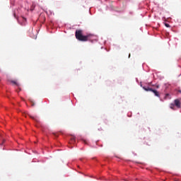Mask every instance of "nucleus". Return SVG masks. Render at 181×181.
Listing matches in <instances>:
<instances>
[{
  "label": "nucleus",
  "instance_id": "obj_1",
  "mask_svg": "<svg viewBox=\"0 0 181 181\" xmlns=\"http://www.w3.org/2000/svg\"><path fill=\"white\" fill-rule=\"evenodd\" d=\"M75 36L79 42H88L91 41L93 35L87 34L86 35H83V31L81 30H76L75 33Z\"/></svg>",
  "mask_w": 181,
  "mask_h": 181
},
{
  "label": "nucleus",
  "instance_id": "obj_2",
  "mask_svg": "<svg viewBox=\"0 0 181 181\" xmlns=\"http://www.w3.org/2000/svg\"><path fill=\"white\" fill-rule=\"evenodd\" d=\"M174 106L180 108L181 107V103L179 99H175L174 100Z\"/></svg>",
  "mask_w": 181,
  "mask_h": 181
},
{
  "label": "nucleus",
  "instance_id": "obj_3",
  "mask_svg": "<svg viewBox=\"0 0 181 181\" xmlns=\"http://www.w3.org/2000/svg\"><path fill=\"white\" fill-rule=\"evenodd\" d=\"M142 88L146 92H152L153 90V88H151L149 87H146V86H143Z\"/></svg>",
  "mask_w": 181,
  "mask_h": 181
},
{
  "label": "nucleus",
  "instance_id": "obj_4",
  "mask_svg": "<svg viewBox=\"0 0 181 181\" xmlns=\"http://www.w3.org/2000/svg\"><path fill=\"white\" fill-rule=\"evenodd\" d=\"M151 92H153L154 95H156V97L158 98L160 97L159 92H158L156 90L153 89Z\"/></svg>",
  "mask_w": 181,
  "mask_h": 181
},
{
  "label": "nucleus",
  "instance_id": "obj_5",
  "mask_svg": "<svg viewBox=\"0 0 181 181\" xmlns=\"http://www.w3.org/2000/svg\"><path fill=\"white\" fill-rule=\"evenodd\" d=\"M30 118L33 120H35V122H39V119L37 117H33V116H30Z\"/></svg>",
  "mask_w": 181,
  "mask_h": 181
},
{
  "label": "nucleus",
  "instance_id": "obj_6",
  "mask_svg": "<svg viewBox=\"0 0 181 181\" xmlns=\"http://www.w3.org/2000/svg\"><path fill=\"white\" fill-rule=\"evenodd\" d=\"M11 83H13L16 86H18V84L15 81H12Z\"/></svg>",
  "mask_w": 181,
  "mask_h": 181
},
{
  "label": "nucleus",
  "instance_id": "obj_7",
  "mask_svg": "<svg viewBox=\"0 0 181 181\" xmlns=\"http://www.w3.org/2000/svg\"><path fill=\"white\" fill-rule=\"evenodd\" d=\"M174 106H175L174 104H170V109L174 110Z\"/></svg>",
  "mask_w": 181,
  "mask_h": 181
},
{
  "label": "nucleus",
  "instance_id": "obj_8",
  "mask_svg": "<svg viewBox=\"0 0 181 181\" xmlns=\"http://www.w3.org/2000/svg\"><path fill=\"white\" fill-rule=\"evenodd\" d=\"M71 140V141H75L76 137L75 136H72Z\"/></svg>",
  "mask_w": 181,
  "mask_h": 181
},
{
  "label": "nucleus",
  "instance_id": "obj_9",
  "mask_svg": "<svg viewBox=\"0 0 181 181\" xmlns=\"http://www.w3.org/2000/svg\"><path fill=\"white\" fill-rule=\"evenodd\" d=\"M165 26L167 28H170V25H169L168 23H165Z\"/></svg>",
  "mask_w": 181,
  "mask_h": 181
},
{
  "label": "nucleus",
  "instance_id": "obj_10",
  "mask_svg": "<svg viewBox=\"0 0 181 181\" xmlns=\"http://www.w3.org/2000/svg\"><path fill=\"white\" fill-rule=\"evenodd\" d=\"M160 88L159 85H156V88Z\"/></svg>",
  "mask_w": 181,
  "mask_h": 181
},
{
  "label": "nucleus",
  "instance_id": "obj_11",
  "mask_svg": "<svg viewBox=\"0 0 181 181\" xmlns=\"http://www.w3.org/2000/svg\"><path fill=\"white\" fill-rule=\"evenodd\" d=\"M169 96V93L165 94V97Z\"/></svg>",
  "mask_w": 181,
  "mask_h": 181
},
{
  "label": "nucleus",
  "instance_id": "obj_12",
  "mask_svg": "<svg viewBox=\"0 0 181 181\" xmlns=\"http://www.w3.org/2000/svg\"><path fill=\"white\" fill-rule=\"evenodd\" d=\"M31 103H32V106H34L35 103L33 102H31Z\"/></svg>",
  "mask_w": 181,
  "mask_h": 181
},
{
  "label": "nucleus",
  "instance_id": "obj_13",
  "mask_svg": "<svg viewBox=\"0 0 181 181\" xmlns=\"http://www.w3.org/2000/svg\"><path fill=\"white\" fill-rule=\"evenodd\" d=\"M130 57H131V54H129V58H130Z\"/></svg>",
  "mask_w": 181,
  "mask_h": 181
},
{
  "label": "nucleus",
  "instance_id": "obj_14",
  "mask_svg": "<svg viewBox=\"0 0 181 181\" xmlns=\"http://www.w3.org/2000/svg\"><path fill=\"white\" fill-rule=\"evenodd\" d=\"M84 143H85V144H86V141H84Z\"/></svg>",
  "mask_w": 181,
  "mask_h": 181
},
{
  "label": "nucleus",
  "instance_id": "obj_15",
  "mask_svg": "<svg viewBox=\"0 0 181 181\" xmlns=\"http://www.w3.org/2000/svg\"><path fill=\"white\" fill-rule=\"evenodd\" d=\"M175 181H179V180H175Z\"/></svg>",
  "mask_w": 181,
  "mask_h": 181
}]
</instances>
